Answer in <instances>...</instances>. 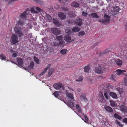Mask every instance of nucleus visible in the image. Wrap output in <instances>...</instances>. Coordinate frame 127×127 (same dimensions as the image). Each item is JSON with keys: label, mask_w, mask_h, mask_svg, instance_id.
<instances>
[{"label": "nucleus", "mask_w": 127, "mask_h": 127, "mask_svg": "<svg viewBox=\"0 0 127 127\" xmlns=\"http://www.w3.org/2000/svg\"><path fill=\"white\" fill-rule=\"evenodd\" d=\"M54 45L58 47H64L65 45V42L63 40V37L62 36H57L54 42Z\"/></svg>", "instance_id": "1"}, {"label": "nucleus", "mask_w": 127, "mask_h": 127, "mask_svg": "<svg viewBox=\"0 0 127 127\" xmlns=\"http://www.w3.org/2000/svg\"><path fill=\"white\" fill-rule=\"evenodd\" d=\"M29 14V12H27L26 11L24 12L21 14L19 16L20 20L18 23L19 25L22 26L24 25V24L25 22L28 21L27 20L25 19V18L26 17L27 15Z\"/></svg>", "instance_id": "2"}, {"label": "nucleus", "mask_w": 127, "mask_h": 127, "mask_svg": "<svg viewBox=\"0 0 127 127\" xmlns=\"http://www.w3.org/2000/svg\"><path fill=\"white\" fill-rule=\"evenodd\" d=\"M66 34L64 37V39L68 43H70L73 40H71V37L69 34L71 32L69 29H67L65 30Z\"/></svg>", "instance_id": "3"}, {"label": "nucleus", "mask_w": 127, "mask_h": 127, "mask_svg": "<svg viewBox=\"0 0 127 127\" xmlns=\"http://www.w3.org/2000/svg\"><path fill=\"white\" fill-rule=\"evenodd\" d=\"M104 20L100 19L98 20V22H101L103 24H107L110 21V17L105 14L104 16Z\"/></svg>", "instance_id": "4"}, {"label": "nucleus", "mask_w": 127, "mask_h": 127, "mask_svg": "<svg viewBox=\"0 0 127 127\" xmlns=\"http://www.w3.org/2000/svg\"><path fill=\"white\" fill-rule=\"evenodd\" d=\"M53 86L54 88L57 90H59L62 88L63 90H65L63 85L61 83H56Z\"/></svg>", "instance_id": "5"}, {"label": "nucleus", "mask_w": 127, "mask_h": 127, "mask_svg": "<svg viewBox=\"0 0 127 127\" xmlns=\"http://www.w3.org/2000/svg\"><path fill=\"white\" fill-rule=\"evenodd\" d=\"M105 68L102 66H99L95 69V72L98 73L100 74L103 72Z\"/></svg>", "instance_id": "6"}, {"label": "nucleus", "mask_w": 127, "mask_h": 127, "mask_svg": "<svg viewBox=\"0 0 127 127\" xmlns=\"http://www.w3.org/2000/svg\"><path fill=\"white\" fill-rule=\"evenodd\" d=\"M17 65L19 67H20L21 68H22V67L24 68V69H25V70H27L23 66V60L21 59H17Z\"/></svg>", "instance_id": "7"}, {"label": "nucleus", "mask_w": 127, "mask_h": 127, "mask_svg": "<svg viewBox=\"0 0 127 127\" xmlns=\"http://www.w3.org/2000/svg\"><path fill=\"white\" fill-rule=\"evenodd\" d=\"M18 38L17 36L13 35L11 37V42L13 44H15L18 42Z\"/></svg>", "instance_id": "8"}, {"label": "nucleus", "mask_w": 127, "mask_h": 127, "mask_svg": "<svg viewBox=\"0 0 127 127\" xmlns=\"http://www.w3.org/2000/svg\"><path fill=\"white\" fill-rule=\"evenodd\" d=\"M65 90H66V92L65 93V94L67 96L71 99H74V97L73 96V93H69L67 91V89H65Z\"/></svg>", "instance_id": "9"}, {"label": "nucleus", "mask_w": 127, "mask_h": 127, "mask_svg": "<svg viewBox=\"0 0 127 127\" xmlns=\"http://www.w3.org/2000/svg\"><path fill=\"white\" fill-rule=\"evenodd\" d=\"M52 33L55 35H59L60 32V31L57 28H52L51 30Z\"/></svg>", "instance_id": "10"}, {"label": "nucleus", "mask_w": 127, "mask_h": 127, "mask_svg": "<svg viewBox=\"0 0 127 127\" xmlns=\"http://www.w3.org/2000/svg\"><path fill=\"white\" fill-rule=\"evenodd\" d=\"M14 30L16 34L19 37L22 36L23 35L22 33L19 28L15 27V28Z\"/></svg>", "instance_id": "11"}, {"label": "nucleus", "mask_w": 127, "mask_h": 127, "mask_svg": "<svg viewBox=\"0 0 127 127\" xmlns=\"http://www.w3.org/2000/svg\"><path fill=\"white\" fill-rule=\"evenodd\" d=\"M52 17L49 15L47 14H46L44 19V21H45L47 22H50L52 20Z\"/></svg>", "instance_id": "12"}, {"label": "nucleus", "mask_w": 127, "mask_h": 127, "mask_svg": "<svg viewBox=\"0 0 127 127\" xmlns=\"http://www.w3.org/2000/svg\"><path fill=\"white\" fill-rule=\"evenodd\" d=\"M120 109L124 112H127V107L124 105H120L119 107Z\"/></svg>", "instance_id": "13"}, {"label": "nucleus", "mask_w": 127, "mask_h": 127, "mask_svg": "<svg viewBox=\"0 0 127 127\" xmlns=\"http://www.w3.org/2000/svg\"><path fill=\"white\" fill-rule=\"evenodd\" d=\"M58 16L60 19L62 20L65 19L66 16L65 14L62 12H60L58 14Z\"/></svg>", "instance_id": "14"}, {"label": "nucleus", "mask_w": 127, "mask_h": 127, "mask_svg": "<svg viewBox=\"0 0 127 127\" xmlns=\"http://www.w3.org/2000/svg\"><path fill=\"white\" fill-rule=\"evenodd\" d=\"M76 24L78 26H81L82 25V20L80 19H78L75 22Z\"/></svg>", "instance_id": "15"}, {"label": "nucleus", "mask_w": 127, "mask_h": 127, "mask_svg": "<svg viewBox=\"0 0 127 127\" xmlns=\"http://www.w3.org/2000/svg\"><path fill=\"white\" fill-rule=\"evenodd\" d=\"M126 71L124 70L118 69L116 71V73L117 75H119L122 74L123 72H125Z\"/></svg>", "instance_id": "16"}, {"label": "nucleus", "mask_w": 127, "mask_h": 127, "mask_svg": "<svg viewBox=\"0 0 127 127\" xmlns=\"http://www.w3.org/2000/svg\"><path fill=\"white\" fill-rule=\"evenodd\" d=\"M80 30V27H75L72 29V31L73 32H77L79 31Z\"/></svg>", "instance_id": "17"}, {"label": "nucleus", "mask_w": 127, "mask_h": 127, "mask_svg": "<svg viewBox=\"0 0 127 127\" xmlns=\"http://www.w3.org/2000/svg\"><path fill=\"white\" fill-rule=\"evenodd\" d=\"M71 5L72 6L76 8L78 7L79 6V4L78 3L75 2H72Z\"/></svg>", "instance_id": "18"}, {"label": "nucleus", "mask_w": 127, "mask_h": 127, "mask_svg": "<svg viewBox=\"0 0 127 127\" xmlns=\"http://www.w3.org/2000/svg\"><path fill=\"white\" fill-rule=\"evenodd\" d=\"M89 15L91 16L94 18H98L99 17V16L96 13H92L90 15Z\"/></svg>", "instance_id": "19"}, {"label": "nucleus", "mask_w": 127, "mask_h": 127, "mask_svg": "<svg viewBox=\"0 0 127 127\" xmlns=\"http://www.w3.org/2000/svg\"><path fill=\"white\" fill-rule=\"evenodd\" d=\"M104 108L107 111L110 112L113 111L112 109L110 107L106 106H104Z\"/></svg>", "instance_id": "20"}, {"label": "nucleus", "mask_w": 127, "mask_h": 127, "mask_svg": "<svg viewBox=\"0 0 127 127\" xmlns=\"http://www.w3.org/2000/svg\"><path fill=\"white\" fill-rule=\"evenodd\" d=\"M99 98H100V100L101 102L103 100H104V97L103 95V94L101 92H99Z\"/></svg>", "instance_id": "21"}, {"label": "nucleus", "mask_w": 127, "mask_h": 127, "mask_svg": "<svg viewBox=\"0 0 127 127\" xmlns=\"http://www.w3.org/2000/svg\"><path fill=\"white\" fill-rule=\"evenodd\" d=\"M34 9H35L34 8V7H33V8H31V10L29 8H27L26 9V10L27 12H29L31 11L32 13H37V12Z\"/></svg>", "instance_id": "22"}, {"label": "nucleus", "mask_w": 127, "mask_h": 127, "mask_svg": "<svg viewBox=\"0 0 127 127\" xmlns=\"http://www.w3.org/2000/svg\"><path fill=\"white\" fill-rule=\"evenodd\" d=\"M116 62L117 64L119 66H121L122 64V62L120 60L117 59L116 61Z\"/></svg>", "instance_id": "23"}, {"label": "nucleus", "mask_w": 127, "mask_h": 127, "mask_svg": "<svg viewBox=\"0 0 127 127\" xmlns=\"http://www.w3.org/2000/svg\"><path fill=\"white\" fill-rule=\"evenodd\" d=\"M109 95L112 97L116 99L117 98L116 94L113 92H110Z\"/></svg>", "instance_id": "24"}, {"label": "nucleus", "mask_w": 127, "mask_h": 127, "mask_svg": "<svg viewBox=\"0 0 127 127\" xmlns=\"http://www.w3.org/2000/svg\"><path fill=\"white\" fill-rule=\"evenodd\" d=\"M53 21L54 24L56 26H59L61 25L60 23L58 21L55 20L54 19H53Z\"/></svg>", "instance_id": "25"}, {"label": "nucleus", "mask_w": 127, "mask_h": 127, "mask_svg": "<svg viewBox=\"0 0 127 127\" xmlns=\"http://www.w3.org/2000/svg\"><path fill=\"white\" fill-rule=\"evenodd\" d=\"M67 105L70 108L72 109L74 107L73 103L70 101H69L68 102Z\"/></svg>", "instance_id": "26"}, {"label": "nucleus", "mask_w": 127, "mask_h": 127, "mask_svg": "<svg viewBox=\"0 0 127 127\" xmlns=\"http://www.w3.org/2000/svg\"><path fill=\"white\" fill-rule=\"evenodd\" d=\"M76 109L77 110V112L80 113H81L82 112V111L81 110V109L80 108V107H79V105L78 104H77L76 106Z\"/></svg>", "instance_id": "27"}, {"label": "nucleus", "mask_w": 127, "mask_h": 127, "mask_svg": "<svg viewBox=\"0 0 127 127\" xmlns=\"http://www.w3.org/2000/svg\"><path fill=\"white\" fill-rule=\"evenodd\" d=\"M54 70L55 69L54 68H51L50 69L48 72V75L50 76Z\"/></svg>", "instance_id": "28"}, {"label": "nucleus", "mask_w": 127, "mask_h": 127, "mask_svg": "<svg viewBox=\"0 0 127 127\" xmlns=\"http://www.w3.org/2000/svg\"><path fill=\"white\" fill-rule=\"evenodd\" d=\"M34 65V63L33 62H31L30 64L29 65L27 69H32L33 66Z\"/></svg>", "instance_id": "29"}, {"label": "nucleus", "mask_w": 127, "mask_h": 127, "mask_svg": "<svg viewBox=\"0 0 127 127\" xmlns=\"http://www.w3.org/2000/svg\"><path fill=\"white\" fill-rule=\"evenodd\" d=\"M0 59L2 61L5 60L6 59L5 55H3L2 53L0 54Z\"/></svg>", "instance_id": "30"}, {"label": "nucleus", "mask_w": 127, "mask_h": 127, "mask_svg": "<svg viewBox=\"0 0 127 127\" xmlns=\"http://www.w3.org/2000/svg\"><path fill=\"white\" fill-rule=\"evenodd\" d=\"M110 103L111 106L112 107H115L117 106V103L113 101H110Z\"/></svg>", "instance_id": "31"}, {"label": "nucleus", "mask_w": 127, "mask_h": 127, "mask_svg": "<svg viewBox=\"0 0 127 127\" xmlns=\"http://www.w3.org/2000/svg\"><path fill=\"white\" fill-rule=\"evenodd\" d=\"M120 9L117 6H116L113 8V10L115 12H118L119 11Z\"/></svg>", "instance_id": "32"}, {"label": "nucleus", "mask_w": 127, "mask_h": 127, "mask_svg": "<svg viewBox=\"0 0 127 127\" xmlns=\"http://www.w3.org/2000/svg\"><path fill=\"white\" fill-rule=\"evenodd\" d=\"M67 51V50L64 49L61 50L60 51V52L63 55H65L66 54Z\"/></svg>", "instance_id": "33"}, {"label": "nucleus", "mask_w": 127, "mask_h": 127, "mask_svg": "<svg viewBox=\"0 0 127 127\" xmlns=\"http://www.w3.org/2000/svg\"><path fill=\"white\" fill-rule=\"evenodd\" d=\"M85 34V32L84 31H81L78 34L79 36H83Z\"/></svg>", "instance_id": "34"}, {"label": "nucleus", "mask_w": 127, "mask_h": 127, "mask_svg": "<svg viewBox=\"0 0 127 127\" xmlns=\"http://www.w3.org/2000/svg\"><path fill=\"white\" fill-rule=\"evenodd\" d=\"M80 98L82 100H84L85 99L84 94H81Z\"/></svg>", "instance_id": "35"}, {"label": "nucleus", "mask_w": 127, "mask_h": 127, "mask_svg": "<svg viewBox=\"0 0 127 127\" xmlns=\"http://www.w3.org/2000/svg\"><path fill=\"white\" fill-rule=\"evenodd\" d=\"M53 94L55 97H57V98H58V97H59V92L58 91H56L55 92L53 93Z\"/></svg>", "instance_id": "36"}, {"label": "nucleus", "mask_w": 127, "mask_h": 127, "mask_svg": "<svg viewBox=\"0 0 127 127\" xmlns=\"http://www.w3.org/2000/svg\"><path fill=\"white\" fill-rule=\"evenodd\" d=\"M83 80V78L82 76H79L78 78V79L76 80V81L77 82H81Z\"/></svg>", "instance_id": "37"}, {"label": "nucleus", "mask_w": 127, "mask_h": 127, "mask_svg": "<svg viewBox=\"0 0 127 127\" xmlns=\"http://www.w3.org/2000/svg\"><path fill=\"white\" fill-rule=\"evenodd\" d=\"M48 69L47 68H45L44 70V71L42 72L39 75V76L40 77L41 76L43 75L47 71Z\"/></svg>", "instance_id": "38"}, {"label": "nucleus", "mask_w": 127, "mask_h": 127, "mask_svg": "<svg viewBox=\"0 0 127 127\" xmlns=\"http://www.w3.org/2000/svg\"><path fill=\"white\" fill-rule=\"evenodd\" d=\"M90 69V68L88 66L85 67L84 68L85 71L87 72H88L89 71Z\"/></svg>", "instance_id": "39"}, {"label": "nucleus", "mask_w": 127, "mask_h": 127, "mask_svg": "<svg viewBox=\"0 0 127 127\" xmlns=\"http://www.w3.org/2000/svg\"><path fill=\"white\" fill-rule=\"evenodd\" d=\"M33 59L34 61L37 64H39V61L38 59L36 57H34Z\"/></svg>", "instance_id": "40"}, {"label": "nucleus", "mask_w": 127, "mask_h": 127, "mask_svg": "<svg viewBox=\"0 0 127 127\" xmlns=\"http://www.w3.org/2000/svg\"><path fill=\"white\" fill-rule=\"evenodd\" d=\"M114 116L115 117L119 120L121 119V117L116 113H115Z\"/></svg>", "instance_id": "41"}, {"label": "nucleus", "mask_w": 127, "mask_h": 127, "mask_svg": "<svg viewBox=\"0 0 127 127\" xmlns=\"http://www.w3.org/2000/svg\"><path fill=\"white\" fill-rule=\"evenodd\" d=\"M34 8L39 12L42 11V10L39 7H34Z\"/></svg>", "instance_id": "42"}, {"label": "nucleus", "mask_w": 127, "mask_h": 127, "mask_svg": "<svg viewBox=\"0 0 127 127\" xmlns=\"http://www.w3.org/2000/svg\"><path fill=\"white\" fill-rule=\"evenodd\" d=\"M104 95L106 98L107 99H108V93L106 92H104Z\"/></svg>", "instance_id": "43"}, {"label": "nucleus", "mask_w": 127, "mask_h": 127, "mask_svg": "<svg viewBox=\"0 0 127 127\" xmlns=\"http://www.w3.org/2000/svg\"><path fill=\"white\" fill-rule=\"evenodd\" d=\"M27 26V28L28 31L29 30V29H31L32 28V25L31 24H29V25H28Z\"/></svg>", "instance_id": "44"}, {"label": "nucleus", "mask_w": 127, "mask_h": 127, "mask_svg": "<svg viewBox=\"0 0 127 127\" xmlns=\"http://www.w3.org/2000/svg\"><path fill=\"white\" fill-rule=\"evenodd\" d=\"M115 123L117 124L118 125L120 126V127H122L123 125H122L121 124V123L119 122L117 120H116L115 121Z\"/></svg>", "instance_id": "45"}, {"label": "nucleus", "mask_w": 127, "mask_h": 127, "mask_svg": "<svg viewBox=\"0 0 127 127\" xmlns=\"http://www.w3.org/2000/svg\"><path fill=\"white\" fill-rule=\"evenodd\" d=\"M69 17H74L76 16V15L74 13H72V14H70L69 15Z\"/></svg>", "instance_id": "46"}, {"label": "nucleus", "mask_w": 127, "mask_h": 127, "mask_svg": "<svg viewBox=\"0 0 127 127\" xmlns=\"http://www.w3.org/2000/svg\"><path fill=\"white\" fill-rule=\"evenodd\" d=\"M62 9L64 11H66L68 10V8L66 7H63L62 8Z\"/></svg>", "instance_id": "47"}, {"label": "nucleus", "mask_w": 127, "mask_h": 127, "mask_svg": "<svg viewBox=\"0 0 127 127\" xmlns=\"http://www.w3.org/2000/svg\"><path fill=\"white\" fill-rule=\"evenodd\" d=\"M83 115L84 117V118L85 119V120L87 121L88 120V118L86 116V115L85 114H83Z\"/></svg>", "instance_id": "48"}, {"label": "nucleus", "mask_w": 127, "mask_h": 127, "mask_svg": "<svg viewBox=\"0 0 127 127\" xmlns=\"http://www.w3.org/2000/svg\"><path fill=\"white\" fill-rule=\"evenodd\" d=\"M87 13L86 12H82V15H83L85 16H86L87 15Z\"/></svg>", "instance_id": "49"}, {"label": "nucleus", "mask_w": 127, "mask_h": 127, "mask_svg": "<svg viewBox=\"0 0 127 127\" xmlns=\"http://www.w3.org/2000/svg\"><path fill=\"white\" fill-rule=\"evenodd\" d=\"M123 122L125 123L126 124H127V118H126L124 119Z\"/></svg>", "instance_id": "50"}, {"label": "nucleus", "mask_w": 127, "mask_h": 127, "mask_svg": "<svg viewBox=\"0 0 127 127\" xmlns=\"http://www.w3.org/2000/svg\"><path fill=\"white\" fill-rule=\"evenodd\" d=\"M17 55V54L15 53H14L12 55V57H16Z\"/></svg>", "instance_id": "51"}, {"label": "nucleus", "mask_w": 127, "mask_h": 127, "mask_svg": "<svg viewBox=\"0 0 127 127\" xmlns=\"http://www.w3.org/2000/svg\"><path fill=\"white\" fill-rule=\"evenodd\" d=\"M51 66V65L50 64H48L47 66V67L46 68L48 70V69L50 68Z\"/></svg>", "instance_id": "52"}, {"label": "nucleus", "mask_w": 127, "mask_h": 127, "mask_svg": "<svg viewBox=\"0 0 127 127\" xmlns=\"http://www.w3.org/2000/svg\"><path fill=\"white\" fill-rule=\"evenodd\" d=\"M124 82L125 83V85L127 86V80L126 79H124Z\"/></svg>", "instance_id": "53"}, {"label": "nucleus", "mask_w": 127, "mask_h": 127, "mask_svg": "<svg viewBox=\"0 0 127 127\" xmlns=\"http://www.w3.org/2000/svg\"><path fill=\"white\" fill-rule=\"evenodd\" d=\"M55 7L56 9H59L60 8V7L58 5H56L55 6Z\"/></svg>", "instance_id": "54"}, {"label": "nucleus", "mask_w": 127, "mask_h": 127, "mask_svg": "<svg viewBox=\"0 0 127 127\" xmlns=\"http://www.w3.org/2000/svg\"><path fill=\"white\" fill-rule=\"evenodd\" d=\"M67 87H68V88L69 90H70V91L71 90L73 91H74L73 89L72 88H69L68 86H67Z\"/></svg>", "instance_id": "55"}, {"label": "nucleus", "mask_w": 127, "mask_h": 127, "mask_svg": "<svg viewBox=\"0 0 127 127\" xmlns=\"http://www.w3.org/2000/svg\"><path fill=\"white\" fill-rule=\"evenodd\" d=\"M29 36L30 38H31L32 37V35L31 33L29 34Z\"/></svg>", "instance_id": "56"}, {"label": "nucleus", "mask_w": 127, "mask_h": 127, "mask_svg": "<svg viewBox=\"0 0 127 127\" xmlns=\"http://www.w3.org/2000/svg\"><path fill=\"white\" fill-rule=\"evenodd\" d=\"M77 92H80L81 91V89H80V88H78L77 89Z\"/></svg>", "instance_id": "57"}, {"label": "nucleus", "mask_w": 127, "mask_h": 127, "mask_svg": "<svg viewBox=\"0 0 127 127\" xmlns=\"http://www.w3.org/2000/svg\"><path fill=\"white\" fill-rule=\"evenodd\" d=\"M118 90L119 91V92H122V91H121V90H122V89L119 88V89H118Z\"/></svg>", "instance_id": "58"}, {"label": "nucleus", "mask_w": 127, "mask_h": 127, "mask_svg": "<svg viewBox=\"0 0 127 127\" xmlns=\"http://www.w3.org/2000/svg\"><path fill=\"white\" fill-rule=\"evenodd\" d=\"M10 51L11 53H13V52H14L13 50L12 49L10 50Z\"/></svg>", "instance_id": "59"}, {"label": "nucleus", "mask_w": 127, "mask_h": 127, "mask_svg": "<svg viewBox=\"0 0 127 127\" xmlns=\"http://www.w3.org/2000/svg\"><path fill=\"white\" fill-rule=\"evenodd\" d=\"M35 2H38L39 1V0H33Z\"/></svg>", "instance_id": "60"}, {"label": "nucleus", "mask_w": 127, "mask_h": 127, "mask_svg": "<svg viewBox=\"0 0 127 127\" xmlns=\"http://www.w3.org/2000/svg\"><path fill=\"white\" fill-rule=\"evenodd\" d=\"M107 1L108 2H109L110 1L109 0H107Z\"/></svg>", "instance_id": "61"}, {"label": "nucleus", "mask_w": 127, "mask_h": 127, "mask_svg": "<svg viewBox=\"0 0 127 127\" xmlns=\"http://www.w3.org/2000/svg\"><path fill=\"white\" fill-rule=\"evenodd\" d=\"M84 122L86 123H87L86 121H84Z\"/></svg>", "instance_id": "62"}, {"label": "nucleus", "mask_w": 127, "mask_h": 127, "mask_svg": "<svg viewBox=\"0 0 127 127\" xmlns=\"http://www.w3.org/2000/svg\"><path fill=\"white\" fill-rule=\"evenodd\" d=\"M36 24V23H35L34 24Z\"/></svg>", "instance_id": "63"}, {"label": "nucleus", "mask_w": 127, "mask_h": 127, "mask_svg": "<svg viewBox=\"0 0 127 127\" xmlns=\"http://www.w3.org/2000/svg\"><path fill=\"white\" fill-rule=\"evenodd\" d=\"M1 9L0 8V11H1Z\"/></svg>", "instance_id": "64"}]
</instances>
